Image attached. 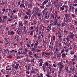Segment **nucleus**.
Segmentation results:
<instances>
[{
    "label": "nucleus",
    "mask_w": 77,
    "mask_h": 77,
    "mask_svg": "<svg viewBox=\"0 0 77 77\" xmlns=\"http://www.w3.org/2000/svg\"><path fill=\"white\" fill-rule=\"evenodd\" d=\"M59 69V73H61L62 71V68L64 67V66L62 64L61 62H59L57 63Z\"/></svg>",
    "instance_id": "f257e3e1"
},
{
    "label": "nucleus",
    "mask_w": 77,
    "mask_h": 77,
    "mask_svg": "<svg viewBox=\"0 0 77 77\" xmlns=\"http://www.w3.org/2000/svg\"><path fill=\"white\" fill-rule=\"evenodd\" d=\"M5 41H6L5 43L4 44L5 45H6L8 46H10L11 44H10V42L8 41V39L6 38H4Z\"/></svg>",
    "instance_id": "f03ea898"
},
{
    "label": "nucleus",
    "mask_w": 77,
    "mask_h": 77,
    "mask_svg": "<svg viewBox=\"0 0 77 77\" xmlns=\"http://www.w3.org/2000/svg\"><path fill=\"white\" fill-rule=\"evenodd\" d=\"M8 35H15V32L13 31H8Z\"/></svg>",
    "instance_id": "7ed1b4c3"
},
{
    "label": "nucleus",
    "mask_w": 77,
    "mask_h": 77,
    "mask_svg": "<svg viewBox=\"0 0 77 77\" xmlns=\"http://www.w3.org/2000/svg\"><path fill=\"white\" fill-rule=\"evenodd\" d=\"M22 48H23V46L20 47V48L19 49V50H17V51H19L18 52V53L19 54H21V53H23Z\"/></svg>",
    "instance_id": "20e7f679"
},
{
    "label": "nucleus",
    "mask_w": 77,
    "mask_h": 77,
    "mask_svg": "<svg viewBox=\"0 0 77 77\" xmlns=\"http://www.w3.org/2000/svg\"><path fill=\"white\" fill-rule=\"evenodd\" d=\"M50 14H48V12L47 13H46L45 14V18L46 19H48V18H50Z\"/></svg>",
    "instance_id": "39448f33"
},
{
    "label": "nucleus",
    "mask_w": 77,
    "mask_h": 77,
    "mask_svg": "<svg viewBox=\"0 0 77 77\" xmlns=\"http://www.w3.org/2000/svg\"><path fill=\"white\" fill-rule=\"evenodd\" d=\"M55 18V17H54V14H51L50 15V20H54V19Z\"/></svg>",
    "instance_id": "423d86ee"
},
{
    "label": "nucleus",
    "mask_w": 77,
    "mask_h": 77,
    "mask_svg": "<svg viewBox=\"0 0 77 77\" xmlns=\"http://www.w3.org/2000/svg\"><path fill=\"white\" fill-rule=\"evenodd\" d=\"M56 55L57 58H60V57H61V53L57 52L56 53Z\"/></svg>",
    "instance_id": "0eeeda50"
},
{
    "label": "nucleus",
    "mask_w": 77,
    "mask_h": 77,
    "mask_svg": "<svg viewBox=\"0 0 77 77\" xmlns=\"http://www.w3.org/2000/svg\"><path fill=\"white\" fill-rule=\"evenodd\" d=\"M54 25H55V26H57V22H58L57 19V18H55L54 19Z\"/></svg>",
    "instance_id": "6e6552de"
},
{
    "label": "nucleus",
    "mask_w": 77,
    "mask_h": 77,
    "mask_svg": "<svg viewBox=\"0 0 77 77\" xmlns=\"http://www.w3.org/2000/svg\"><path fill=\"white\" fill-rule=\"evenodd\" d=\"M51 73L53 75L54 77H55L56 75V72L54 70H52Z\"/></svg>",
    "instance_id": "1a4fd4ad"
},
{
    "label": "nucleus",
    "mask_w": 77,
    "mask_h": 77,
    "mask_svg": "<svg viewBox=\"0 0 77 77\" xmlns=\"http://www.w3.org/2000/svg\"><path fill=\"white\" fill-rule=\"evenodd\" d=\"M25 67L27 70H30V65H26L25 66Z\"/></svg>",
    "instance_id": "9d476101"
},
{
    "label": "nucleus",
    "mask_w": 77,
    "mask_h": 77,
    "mask_svg": "<svg viewBox=\"0 0 77 77\" xmlns=\"http://www.w3.org/2000/svg\"><path fill=\"white\" fill-rule=\"evenodd\" d=\"M19 27L20 28V29H23V24L22 23V22L21 21L19 23Z\"/></svg>",
    "instance_id": "9b49d317"
},
{
    "label": "nucleus",
    "mask_w": 77,
    "mask_h": 77,
    "mask_svg": "<svg viewBox=\"0 0 77 77\" xmlns=\"http://www.w3.org/2000/svg\"><path fill=\"white\" fill-rule=\"evenodd\" d=\"M8 18V17L6 16H3V20H4V22H6V20H7V18Z\"/></svg>",
    "instance_id": "f8f14e48"
},
{
    "label": "nucleus",
    "mask_w": 77,
    "mask_h": 77,
    "mask_svg": "<svg viewBox=\"0 0 77 77\" xmlns=\"http://www.w3.org/2000/svg\"><path fill=\"white\" fill-rule=\"evenodd\" d=\"M42 69L44 71V72H45V71H46V66H45V65H43L42 66Z\"/></svg>",
    "instance_id": "ddd939ff"
},
{
    "label": "nucleus",
    "mask_w": 77,
    "mask_h": 77,
    "mask_svg": "<svg viewBox=\"0 0 77 77\" xmlns=\"http://www.w3.org/2000/svg\"><path fill=\"white\" fill-rule=\"evenodd\" d=\"M16 32L18 33L19 35L21 34V31L20 30V29H18Z\"/></svg>",
    "instance_id": "4468645a"
},
{
    "label": "nucleus",
    "mask_w": 77,
    "mask_h": 77,
    "mask_svg": "<svg viewBox=\"0 0 77 77\" xmlns=\"http://www.w3.org/2000/svg\"><path fill=\"white\" fill-rule=\"evenodd\" d=\"M2 11L3 12H5V14H7L8 12V9L6 10L5 9L2 8Z\"/></svg>",
    "instance_id": "2eb2a0df"
},
{
    "label": "nucleus",
    "mask_w": 77,
    "mask_h": 77,
    "mask_svg": "<svg viewBox=\"0 0 77 77\" xmlns=\"http://www.w3.org/2000/svg\"><path fill=\"white\" fill-rule=\"evenodd\" d=\"M48 22H49V20H46L45 19H44L42 21V22L44 23L45 24H47V23H48Z\"/></svg>",
    "instance_id": "dca6fc26"
},
{
    "label": "nucleus",
    "mask_w": 77,
    "mask_h": 77,
    "mask_svg": "<svg viewBox=\"0 0 77 77\" xmlns=\"http://www.w3.org/2000/svg\"><path fill=\"white\" fill-rule=\"evenodd\" d=\"M54 15H55V18H57V11H56L55 12V13L54 14Z\"/></svg>",
    "instance_id": "f3484780"
},
{
    "label": "nucleus",
    "mask_w": 77,
    "mask_h": 77,
    "mask_svg": "<svg viewBox=\"0 0 77 77\" xmlns=\"http://www.w3.org/2000/svg\"><path fill=\"white\" fill-rule=\"evenodd\" d=\"M28 54L29 55H28V56H27V57H30L32 55V52L31 51L29 52L28 53Z\"/></svg>",
    "instance_id": "a211bd4d"
},
{
    "label": "nucleus",
    "mask_w": 77,
    "mask_h": 77,
    "mask_svg": "<svg viewBox=\"0 0 77 77\" xmlns=\"http://www.w3.org/2000/svg\"><path fill=\"white\" fill-rule=\"evenodd\" d=\"M60 49L62 50L60 51V53L61 54H62L63 53H64V52H65V49L64 48H61Z\"/></svg>",
    "instance_id": "6ab92c4d"
},
{
    "label": "nucleus",
    "mask_w": 77,
    "mask_h": 77,
    "mask_svg": "<svg viewBox=\"0 0 77 77\" xmlns=\"http://www.w3.org/2000/svg\"><path fill=\"white\" fill-rule=\"evenodd\" d=\"M20 7L21 8H24V9H25V8H26V7L24 6V4H23L21 3L20 4Z\"/></svg>",
    "instance_id": "aec40b11"
},
{
    "label": "nucleus",
    "mask_w": 77,
    "mask_h": 77,
    "mask_svg": "<svg viewBox=\"0 0 77 77\" xmlns=\"http://www.w3.org/2000/svg\"><path fill=\"white\" fill-rule=\"evenodd\" d=\"M64 49H65V51H66V52H68V48H67V47H66V46H65L64 47Z\"/></svg>",
    "instance_id": "412c9836"
},
{
    "label": "nucleus",
    "mask_w": 77,
    "mask_h": 77,
    "mask_svg": "<svg viewBox=\"0 0 77 77\" xmlns=\"http://www.w3.org/2000/svg\"><path fill=\"white\" fill-rule=\"evenodd\" d=\"M44 77V75L42 73L40 74V76L38 74L37 76V77Z\"/></svg>",
    "instance_id": "4be33fe9"
},
{
    "label": "nucleus",
    "mask_w": 77,
    "mask_h": 77,
    "mask_svg": "<svg viewBox=\"0 0 77 77\" xmlns=\"http://www.w3.org/2000/svg\"><path fill=\"white\" fill-rule=\"evenodd\" d=\"M49 47L50 48H51L52 49L53 48V44H51V43H50V45H49Z\"/></svg>",
    "instance_id": "5701e85b"
},
{
    "label": "nucleus",
    "mask_w": 77,
    "mask_h": 77,
    "mask_svg": "<svg viewBox=\"0 0 77 77\" xmlns=\"http://www.w3.org/2000/svg\"><path fill=\"white\" fill-rule=\"evenodd\" d=\"M64 33H65L66 35H68V31L67 30L65 29L64 31Z\"/></svg>",
    "instance_id": "b1692460"
},
{
    "label": "nucleus",
    "mask_w": 77,
    "mask_h": 77,
    "mask_svg": "<svg viewBox=\"0 0 77 77\" xmlns=\"http://www.w3.org/2000/svg\"><path fill=\"white\" fill-rule=\"evenodd\" d=\"M65 69H66V72H68V66H66V65H65Z\"/></svg>",
    "instance_id": "393cba45"
},
{
    "label": "nucleus",
    "mask_w": 77,
    "mask_h": 77,
    "mask_svg": "<svg viewBox=\"0 0 77 77\" xmlns=\"http://www.w3.org/2000/svg\"><path fill=\"white\" fill-rule=\"evenodd\" d=\"M69 17V14H66L65 15V18H68V17Z\"/></svg>",
    "instance_id": "a878e982"
},
{
    "label": "nucleus",
    "mask_w": 77,
    "mask_h": 77,
    "mask_svg": "<svg viewBox=\"0 0 77 77\" xmlns=\"http://www.w3.org/2000/svg\"><path fill=\"white\" fill-rule=\"evenodd\" d=\"M42 15H44V14H45L46 13H48V11H45V10H43L42 11Z\"/></svg>",
    "instance_id": "bb28decb"
},
{
    "label": "nucleus",
    "mask_w": 77,
    "mask_h": 77,
    "mask_svg": "<svg viewBox=\"0 0 77 77\" xmlns=\"http://www.w3.org/2000/svg\"><path fill=\"white\" fill-rule=\"evenodd\" d=\"M4 51L6 52L7 54H9V51H8V50H5Z\"/></svg>",
    "instance_id": "cd10ccee"
},
{
    "label": "nucleus",
    "mask_w": 77,
    "mask_h": 77,
    "mask_svg": "<svg viewBox=\"0 0 77 77\" xmlns=\"http://www.w3.org/2000/svg\"><path fill=\"white\" fill-rule=\"evenodd\" d=\"M26 14L29 15V17H31V14H30V13H29V12H26Z\"/></svg>",
    "instance_id": "c85d7f7f"
},
{
    "label": "nucleus",
    "mask_w": 77,
    "mask_h": 77,
    "mask_svg": "<svg viewBox=\"0 0 77 77\" xmlns=\"http://www.w3.org/2000/svg\"><path fill=\"white\" fill-rule=\"evenodd\" d=\"M62 57H66V54L65 53L62 54Z\"/></svg>",
    "instance_id": "c756f323"
},
{
    "label": "nucleus",
    "mask_w": 77,
    "mask_h": 77,
    "mask_svg": "<svg viewBox=\"0 0 77 77\" xmlns=\"http://www.w3.org/2000/svg\"><path fill=\"white\" fill-rule=\"evenodd\" d=\"M16 24H17V22H15V24H13L12 25H11V26H12V27H14V26H16Z\"/></svg>",
    "instance_id": "7c9ffc66"
},
{
    "label": "nucleus",
    "mask_w": 77,
    "mask_h": 77,
    "mask_svg": "<svg viewBox=\"0 0 77 77\" xmlns=\"http://www.w3.org/2000/svg\"><path fill=\"white\" fill-rule=\"evenodd\" d=\"M72 26L70 25H69L68 26L67 28L69 30H71V27Z\"/></svg>",
    "instance_id": "2f4dec72"
},
{
    "label": "nucleus",
    "mask_w": 77,
    "mask_h": 77,
    "mask_svg": "<svg viewBox=\"0 0 77 77\" xmlns=\"http://www.w3.org/2000/svg\"><path fill=\"white\" fill-rule=\"evenodd\" d=\"M7 57L8 59H12V56L11 55H8V56Z\"/></svg>",
    "instance_id": "473e14b6"
},
{
    "label": "nucleus",
    "mask_w": 77,
    "mask_h": 77,
    "mask_svg": "<svg viewBox=\"0 0 77 77\" xmlns=\"http://www.w3.org/2000/svg\"><path fill=\"white\" fill-rule=\"evenodd\" d=\"M45 64H44L45 65V66H48L49 65V63H48L47 62H45Z\"/></svg>",
    "instance_id": "72a5a7b5"
},
{
    "label": "nucleus",
    "mask_w": 77,
    "mask_h": 77,
    "mask_svg": "<svg viewBox=\"0 0 77 77\" xmlns=\"http://www.w3.org/2000/svg\"><path fill=\"white\" fill-rule=\"evenodd\" d=\"M33 35V31H31L30 32V35L32 36Z\"/></svg>",
    "instance_id": "f704fd0d"
},
{
    "label": "nucleus",
    "mask_w": 77,
    "mask_h": 77,
    "mask_svg": "<svg viewBox=\"0 0 77 77\" xmlns=\"http://www.w3.org/2000/svg\"><path fill=\"white\" fill-rule=\"evenodd\" d=\"M44 17H42V18L41 17L40 19V21H43V20H44Z\"/></svg>",
    "instance_id": "c9c22d12"
},
{
    "label": "nucleus",
    "mask_w": 77,
    "mask_h": 77,
    "mask_svg": "<svg viewBox=\"0 0 77 77\" xmlns=\"http://www.w3.org/2000/svg\"><path fill=\"white\" fill-rule=\"evenodd\" d=\"M65 23H61V26L63 27H65Z\"/></svg>",
    "instance_id": "e433bc0d"
},
{
    "label": "nucleus",
    "mask_w": 77,
    "mask_h": 77,
    "mask_svg": "<svg viewBox=\"0 0 77 77\" xmlns=\"http://www.w3.org/2000/svg\"><path fill=\"white\" fill-rule=\"evenodd\" d=\"M6 27V26H2L1 28L2 29H5Z\"/></svg>",
    "instance_id": "4c0bfd02"
},
{
    "label": "nucleus",
    "mask_w": 77,
    "mask_h": 77,
    "mask_svg": "<svg viewBox=\"0 0 77 77\" xmlns=\"http://www.w3.org/2000/svg\"><path fill=\"white\" fill-rule=\"evenodd\" d=\"M48 66L50 68V69H51V68L53 67V66L50 64H49Z\"/></svg>",
    "instance_id": "58836bf2"
},
{
    "label": "nucleus",
    "mask_w": 77,
    "mask_h": 77,
    "mask_svg": "<svg viewBox=\"0 0 77 77\" xmlns=\"http://www.w3.org/2000/svg\"><path fill=\"white\" fill-rule=\"evenodd\" d=\"M37 16H38V17H41V13L38 12L37 13Z\"/></svg>",
    "instance_id": "ea45409f"
},
{
    "label": "nucleus",
    "mask_w": 77,
    "mask_h": 77,
    "mask_svg": "<svg viewBox=\"0 0 77 77\" xmlns=\"http://www.w3.org/2000/svg\"><path fill=\"white\" fill-rule=\"evenodd\" d=\"M55 30H56V28L55 27H54L52 29V32H55Z\"/></svg>",
    "instance_id": "a19ab883"
},
{
    "label": "nucleus",
    "mask_w": 77,
    "mask_h": 77,
    "mask_svg": "<svg viewBox=\"0 0 77 77\" xmlns=\"http://www.w3.org/2000/svg\"><path fill=\"white\" fill-rule=\"evenodd\" d=\"M52 38H53V40L54 41H55V40L56 39V37L54 35L52 37Z\"/></svg>",
    "instance_id": "79ce46f5"
},
{
    "label": "nucleus",
    "mask_w": 77,
    "mask_h": 77,
    "mask_svg": "<svg viewBox=\"0 0 77 77\" xmlns=\"http://www.w3.org/2000/svg\"><path fill=\"white\" fill-rule=\"evenodd\" d=\"M75 53L74 52L72 51H70V54H71L72 55V54H74Z\"/></svg>",
    "instance_id": "37998d69"
},
{
    "label": "nucleus",
    "mask_w": 77,
    "mask_h": 77,
    "mask_svg": "<svg viewBox=\"0 0 77 77\" xmlns=\"http://www.w3.org/2000/svg\"><path fill=\"white\" fill-rule=\"evenodd\" d=\"M60 10H64L65 8H63V7L62 6V7H60Z\"/></svg>",
    "instance_id": "c03bdc74"
},
{
    "label": "nucleus",
    "mask_w": 77,
    "mask_h": 77,
    "mask_svg": "<svg viewBox=\"0 0 77 77\" xmlns=\"http://www.w3.org/2000/svg\"><path fill=\"white\" fill-rule=\"evenodd\" d=\"M1 4L2 5H6L5 4V2L3 1H2V2L1 3Z\"/></svg>",
    "instance_id": "a18cd8bd"
},
{
    "label": "nucleus",
    "mask_w": 77,
    "mask_h": 77,
    "mask_svg": "<svg viewBox=\"0 0 77 77\" xmlns=\"http://www.w3.org/2000/svg\"><path fill=\"white\" fill-rule=\"evenodd\" d=\"M48 0H45L44 2V3H45V4H47V3H48Z\"/></svg>",
    "instance_id": "49530a36"
},
{
    "label": "nucleus",
    "mask_w": 77,
    "mask_h": 77,
    "mask_svg": "<svg viewBox=\"0 0 77 77\" xmlns=\"http://www.w3.org/2000/svg\"><path fill=\"white\" fill-rule=\"evenodd\" d=\"M42 63H43V62H40L39 63V66H42Z\"/></svg>",
    "instance_id": "de8ad7c7"
},
{
    "label": "nucleus",
    "mask_w": 77,
    "mask_h": 77,
    "mask_svg": "<svg viewBox=\"0 0 77 77\" xmlns=\"http://www.w3.org/2000/svg\"><path fill=\"white\" fill-rule=\"evenodd\" d=\"M77 60L76 59H75V58H73L72 59V62H74L75 61H77Z\"/></svg>",
    "instance_id": "09e8293b"
},
{
    "label": "nucleus",
    "mask_w": 77,
    "mask_h": 77,
    "mask_svg": "<svg viewBox=\"0 0 77 77\" xmlns=\"http://www.w3.org/2000/svg\"><path fill=\"white\" fill-rule=\"evenodd\" d=\"M9 28L8 27V26H7L5 30H6V31H8V30H9Z\"/></svg>",
    "instance_id": "8fccbe9b"
},
{
    "label": "nucleus",
    "mask_w": 77,
    "mask_h": 77,
    "mask_svg": "<svg viewBox=\"0 0 77 77\" xmlns=\"http://www.w3.org/2000/svg\"><path fill=\"white\" fill-rule=\"evenodd\" d=\"M63 7L64 8H68V7L67 5H63Z\"/></svg>",
    "instance_id": "3c124183"
},
{
    "label": "nucleus",
    "mask_w": 77,
    "mask_h": 77,
    "mask_svg": "<svg viewBox=\"0 0 77 77\" xmlns=\"http://www.w3.org/2000/svg\"><path fill=\"white\" fill-rule=\"evenodd\" d=\"M24 19H28V16L27 15H25L24 16Z\"/></svg>",
    "instance_id": "603ef678"
},
{
    "label": "nucleus",
    "mask_w": 77,
    "mask_h": 77,
    "mask_svg": "<svg viewBox=\"0 0 77 77\" xmlns=\"http://www.w3.org/2000/svg\"><path fill=\"white\" fill-rule=\"evenodd\" d=\"M39 10V8H35V11L36 13H37V12H38V10Z\"/></svg>",
    "instance_id": "864d4df0"
},
{
    "label": "nucleus",
    "mask_w": 77,
    "mask_h": 77,
    "mask_svg": "<svg viewBox=\"0 0 77 77\" xmlns=\"http://www.w3.org/2000/svg\"><path fill=\"white\" fill-rule=\"evenodd\" d=\"M34 56L35 57V58H37V57H38V56L36 55V54H34Z\"/></svg>",
    "instance_id": "5fc2aeb1"
},
{
    "label": "nucleus",
    "mask_w": 77,
    "mask_h": 77,
    "mask_svg": "<svg viewBox=\"0 0 77 77\" xmlns=\"http://www.w3.org/2000/svg\"><path fill=\"white\" fill-rule=\"evenodd\" d=\"M29 2L30 4H32V2H33V0H29Z\"/></svg>",
    "instance_id": "6e6d98bb"
},
{
    "label": "nucleus",
    "mask_w": 77,
    "mask_h": 77,
    "mask_svg": "<svg viewBox=\"0 0 77 77\" xmlns=\"http://www.w3.org/2000/svg\"><path fill=\"white\" fill-rule=\"evenodd\" d=\"M66 39L67 42L69 41V38L68 37H67L66 38Z\"/></svg>",
    "instance_id": "4d7b16f0"
},
{
    "label": "nucleus",
    "mask_w": 77,
    "mask_h": 77,
    "mask_svg": "<svg viewBox=\"0 0 77 77\" xmlns=\"http://www.w3.org/2000/svg\"><path fill=\"white\" fill-rule=\"evenodd\" d=\"M33 22L34 24H37V21L35 20H33Z\"/></svg>",
    "instance_id": "13d9d810"
},
{
    "label": "nucleus",
    "mask_w": 77,
    "mask_h": 77,
    "mask_svg": "<svg viewBox=\"0 0 77 77\" xmlns=\"http://www.w3.org/2000/svg\"><path fill=\"white\" fill-rule=\"evenodd\" d=\"M35 16V13H34L33 14H32V15L31 17V18H34Z\"/></svg>",
    "instance_id": "bf43d9fd"
},
{
    "label": "nucleus",
    "mask_w": 77,
    "mask_h": 77,
    "mask_svg": "<svg viewBox=\"0 0 77 77\" xmlns=\"http://www.w3.org/2000/svg\"><path fill=\"white\" fill-rule=\"evenodd\" d=\"M72 17L73 18H75V17H76V16L75 15V14H72Z\"/></svg>",
    "instance_id": "052dcab7"
},
{
    "label": "nucleus",
    "mask_w": 77,
    "mask_h": 77,
    "mask_svg": "<svg viewBox=\"0 0 77 77\" xmlns=\"http://www.w3.org/2000/svg\"><path fill=\"white\" fill-rule=\"evenodd\" d=\"M73 57L74 58H75L76 60H77V55H74L73 56Z\"/></svg>",
    "instance_id": "680f3d73"
},
{
    "label": "nucleus",
    "mask_w": 77,
    "mask_h": 77,
    "mask_svg": "<svg viewBox=\"0 0 77 77\" xmlns=\"http://www.w3.org/2000/svg\"><path fill=\"white\" fill-rule=\"evenodd\" d=\"M26 74H30V71H26Z\"/></svg>",
    "instance_id": "e2e57ef3"
},
{
    "label": "nucleus",
    "mask_w": 77,
    "mask_h": 77,
    "mask_svg": "<svg viewBox=\"0 0 77 77\" xmlns=\"http://www.w3.org/2000/svg\"><path fill=\"white\" fill-rule=\"evenodd\" d=\"M26 46H27L28 48H30V45L28 44L26 45Z\"/></svg>",
    "instance_id": "0e129e2a"
},
{
    "label": "nucleus",
    "mask_w": 77,
    "mask_h": 77,
    "mask_svg": "<svg viewBox=\"0 0 77 77\" xmlns=\"http://www.w3.org/2000/svg\"><path fill=\"white\" fill-rule=\"evenodd\" d=\"M75 14L77 13V8H75Z\"/></svg>",
    "instance_id": "69168bd1"
},
{
    "label": "nucleus",
    "mask_w": 77,
    "mask_h": 77,
    "mask_svg": "<svg viewBox=\"0 0 77 77\" xmlns=\"http://www.w3.org/2000/svg\"><path fill=\"white\" fill-rule=\"evenodd\" d=\"M57 19H60V16H58L57 15Z\"/></svg>",
    "instance_id": "338daca9"
},
{
    "label": "nucleus",
    "mask_w": 77,
    "mask_h": 77,
    "mask_svg": "<svg viewBox=\"0 0 77 77\" xmlns=\"http://www.w3.org/2000/svg\"><path fill=\"white\" fill-rule=\"evenodd\" d=\"M74 36V35H71L70 36V37L71 38H73Z\"/></svg>",
    "instance_id": "774afa93"
}]
</instances>
